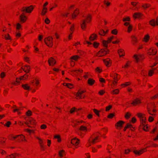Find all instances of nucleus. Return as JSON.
Masks as SVG:
<instances>
[{
  "instance_id": "1",
  "label": "nucleus",
  "mask_w": 158,
  "mask_h": 158,
  "mask_svg": "<svg viewBox=\"0 0 158 158\" xmlns=\"http://www.w3.org/2000/svg\"><path fill=\"white\" fill-rule=\"evenodd\" d=\"M110 50L107 48L101 49L96 54L98 57H102L109 53Z\"/></svg>"
},
{
  "instance_id": "2",
  "label": "nucleus",
  "mask_w": 158,
  "mask_h": 158,
  "mask_svg": "<svg viewBox=\"0 0 158 158\" xmlns=\"http://www.w3.org/2000/svg\"><path fill=\"white\" fill-rule=\"evenodd\" d=\"M53 38L52 37L49 36L45 38L44 41L46 45L49 47H52L53 44Z\"/></svg>"
},
{
  "instance_id": "3",
  "label": "nucleus",
  "mask_w": 158,
  "mask_h": 158,
  "mask_svg": "<svg viewBox=\"0 0 158 158\" xmlns=\"http://www.w3.org/2000/svg\"><path fill=\"white\" fill-rule=\"evenodd\" d=\"M85 92H86V90H81V89H79L76 93V96L77 97L80 99L84 98L85 97V95L84 94H83V93Z\"/></svg>"
},
{
  "instance_id": "4",
  "label": "nucleus",
  "mask_w": 158,
  "mask_h": 158,
  "mask_svg": "<svg viewBox=\"0 0 158 158\" xmlns=\"http://www.w3.org/2000/svg\"><path fill=\"white\" fill-rule=\"evenodd\" d=\"M125 123V122L123 121H118L115 125L116 128L117 129H121L123 127Z\"/></svg>"
},
{
  "instance_id": "5",
  "label": "nucleus",
  "mask_w": 158,
  "mask_h": 158,
  "mask_svg": "<svg viewBox=\"0 0 158 158\" xmlns=\"http://www.w3.org/2000/svg\"><path fill=\"white\" fill-rule=\"evenodd\" d=\"M149 24L151 26L154 27L155 26L158 25V16L156 19V20L154 19H152L149 22Z\"/></svg>"
},
{
  "instance_id": "6",
  "label": "nucleus",
  "mask_w": 158,
  "mask_h": 158,
  "mask_svg": "<svg viewBox=\"0 0 158 158\" xmlns=\"http://www.w3.org/2000/svg\"><path fill=\"white\" fill-rule=\"evenodd\" d=\"M34 7L33 6L31 5L27 7H23L22 10V11H25L26 13H31L33 10Z\"/></svg>"
},
{
  "instance_id": "7",
  "label": "nucleus",
  "mask_w": 158,
  "mask_h": 158,
  "mask_svg": "<svg viewBox=\"0 0 158 158\" xmlns=\"http://www.w3.org/2000/svg\"><path fill=\"white\" fill-rule=\"evenodd\" d=\"M141 103L140 99L138 98L133 100L131 103L132 106H136Z\"/></svg>"
},
{
  "instance_id": "8",
  "label": "nucleus",
  "mask_w": 158,
  "mask_h": 158,
  "mask_svg": "<svg viewBox=\"0 0 158 158\" xmlns=\"http://www.w3.org/2000/svg\"><path fill=\"white\" fill-rule=\"evenodd\" d=\"M27 19V17L23 14H21L19 17V22L21 23H25Z\"/></svg>"
},
{
  "instance_id": "9",
  "label": "nucleus",
  "mask_w": 158,
  "mask_h": 158,
  "mask_svg": "<svg viewBox=\"0 0 158 158\" xmlns=\"http://www.w3.org/2000/svg\"><path fill=\"white\" fill-rule=\"evenodd\" d=\"M157 53V50L156 48H151L148 51L147 53L149 55H155Z\"/></svg>"
},
{
  "instance_id": "10",
  "label": "nucleus",
  "mask_w": 158,
  "mask_h": 158,
  "mask_svg": "<svg viewBox=\"0 0 158 158\" xmlns=\"http://www.w3.org/2000/svg\"><path fill=\"white\" fill-rule=\"evenodd\" d=\"M103 61L107 67H109L111 65L112 61L109 58L103 59Z\"/></svg>"
},
{
  "instance_id": "11",
  "label": "nucleus",
  "mask_w": 158,
  "mask_h": 158,
  "mask_svg": "<svg viewBox=\"0 0 158 158\" xmlns=\"http://www.w3.org/2000/svg\"><path fill=\"white\" fill-rule=\"evenodd\" d=\"M143 16V14L140 12H136L133 14V17L135 19H140Z\"/></svg>"
},
{
  "instance_id": "12",
  "label": "nucleus",
  "mask_w": 158,
  "mask_h": 158,
  "mask_svg": "<svg viewBox=\"0 0 158 158\" xmlns=\"http://www.w3.org/2000/svg\"><path fill=\"white\" fill-rule=\"evenodd\" d=\"M146 151V148H144L141 149L139 151H138L137 150H134L133 152L135 155L139 156Z\"/></svg>"
},
{
  "instance_id": "13",
  "label": "nucleus",
  "mask_w": 158,
  "mask_h": 158,
  "mask_svg": "<svg viewBox=\"0 0 158 158\" xmlns=\"http://www.w3.org/2000/svg\"><path fill=\"white\" fill-rule=\"evenodd\" d=\"M48 62L50 66H54L56 63V60L53 57H51L48 59Z\"/></svg>"
},
{
  "instance_id": "14",
  "label": "nucleus",
  "mask_w": 158,
  "mask_h": 158,
  "mask_svg": "<svg viewBox=\"0 0 158 158\" xmlns=\"http://www.w3.org/2000/svg\"><path fill=\"white\" fill-rule=\"evenodd\" d=\"M79 140L76 137H75L74 138L72 139L71 140V143L73 145H77L79 143Z\"/></svg>"
},
{
  "instance_id": "15",
  "label": "nucleus",
  "mask_w": 158,
  "mask_h": 158,
  "mask_svg": "<svg viewBox=\"0 0 158 158\" xmlns=\"http://www.w3.org/2000/svg\"><path fill=\"white\" fill-rule=\"evenodd\" d=\"M92 19V16L91 15L89 14L88 15L85 19H83L82 21H85V22L86 23H89L91 22Z\"/></svg>"
},
{
  "instance_id": "16",
  "label": "nucleus",
  "mask_w": 158,
  "mask_h": 158,
  "mask_svg": "<svg viewBox=\"0 0 158 158\" xmlns=\"http://www.w3.org/2000/svg\"><path fill=\"white\" fill-rule=\"evenodd\" d=\"M21 69H22L26 73H28L30 71V65H26L22 66Z\"/></svg>"
},
{
  "instance_id": "17",
  "label": "nucleus",
  "mask_w": 158,
  "mask_h": 158,
  "mask_svg": "<svg viewBox=\"0 0 158 158\" xmlns=\"http://www.w3.org/2000/svg\"><path fill=\"white\" fill-rule=\"evenodd\" d=\"M146 118L145 117H142V118H140V125L139 126V128H141V127H143V126L146 124Z\"/></svg>"
},
{
  "instance_id": "18",
  "label": "nucleus",
  "mask_w": 158,
  "mask_h": 158,
  "mask_svg": "<svg viewBox=\"0 0 158 158\" xmlns=\"http://www.w3.org/2000/svg\"><path fill=\"white\" fill-rule=\"evenodd\" d=\"M97 35L96 34L93 33L89 37V39L90 41H93L97 39Z\"/></svg>"
},
{
  "instance_id": "19",
  "label": "nucleus",
  "mask_w": 158,
  "mask_h": 158,
  "mask_svg": "<svg viewBox=\"0 0 158 158\" xmlns=\"http://www.w3.org/2000/svg\"><path fill=\"white\" fill-rule=\"evenodd\" d=\"M2 38L7 40H10L11 41L12 40L11 38L9 33H7L5 35H2Z\"/></svg>"
},
{
  "instance_id": "20",
  "label": "nucleus",
  "mask_w": 158,
  "mask_h": 158,
  "mask_svg": "<svg viewBox=\"0 0 158 158\" xmlns=\"http://www.w3.org/2000/svg\"><path fill=\"white\" fill-rule=\"evenodd\" d=\"M147 144H149V145L147 147V148L150 147H153L156 148L158 147V144L152 142H149L147 143Z\"/></svg>"
},
{
  "instance_id": "21",
  "label": "nucleus",
  "mask_w": 158,
  "mask_h": 158,
  "mask_svg": "<svg viewBox=\"0 0 158 158\" xmlns=\"http://www.w3.org/2000/svg\"><path fill=\"white\" fill-rule=\"evenodd\" d=\"M141 6L144 10H146L151 6V5L150 4L147 3H143Z\"/></svg>"
},
{
  "instance_id": "22",
  "label": "nucleus",
  "mask_w": 158,
  "mask_h": 158,
  "mask_svg": "<svg viewBox=\"0 0 158 158\" xmlns=\"http://www.w3.org/2000/svg\"><path fill=\"white\" fill-rule=\"evenodd\" d=\"M133 57L134 59H135L136 60V62H138L139 61V59L141 57H144V56L143 55H137L136 54H135L134 55Z\"/></svg>"
},
{
  "instance_id": "23",
  "label": "nucleus",
  "mask_w": 158,
  "mask_h": 158,
  "mask_svg": "<svg viewBox=\"0 0 158 158\" xmlns=\"http://www.w3.org/2000/svg\"><path fill=\"white\" fill-rule=\"evenodd\" d=\"M29 122L30 123V124L31 126L34 127L36 124L35 121L32 118H29L28 119Z\"/></svg>"
},
{
  "instance_id": "24",
  "label": "nucleus",
  "mask_w": 158,
  "mask_h": 158,
  "mask_svg": "<svg viewBox=\"0 0 158 158\" xmlns=\"http://www.w3.org/2000/svg\"><path fill=\"white\" fill-rule=\"evenodd\" d=\"M79 14V10L78 9H76L72 14V17L73 19H74Z\"/></svg>"
},
{
  "instance_id": "25",
  "label": "nucleus",
  "mask_w": 158,
  "mask_h": 158,
  "mask_svg": "<svg viewBox=\"0 0 158 158\" xmlns=\"http://www.w3.org/2000/svg\"><path fill=\"white\" fill-rule=\"evenodd\" d=\"M132 39V44L133 45L137 44L138 42V40L137 38L134 35H132L131 36Z\"/></svg>"
},
{
  "instance_id": "26",
  "label": "nucleus",
  "mask_w": 158,
  "mask_h": 158,
  "mask_svg": "<svg viewBox=\"0 0 158 158\" xmlns=\"http://www.w3.org/2000/svg\"><path fill=\"white\" fill-rule=\"evenodd\" d=\"M95 81L92 78H89L87 80V83L89 85L92 86L95 83Z\"/></svg>"
},
{
  "instance_id": "27",
  "label": "nucleus",
  "mask_w": 158,
  "mask_h": 158,
  "mask_svg": "<svg viewBox=\"0 0 158 158\" xmlns=\"http://www.w3.org/2000/svg\"><path fill=\"white\" fill-rule=\"evenodd\" d=\"M118 52L120 57H123L125 55V52L123 49H118Z\"/></svg>"
},
{
  "instance_id": "28",
  "label": "nucleus",
  "mask_w": 158,
  "mask_h": 158,
  "mask_svg": "<svg viewBox=\"0 0 158 158\" xmlns=\"http://www.w3.org/2000/svg\"><path fill=\"white\" fill-rule=\"evenodd\" d=\"M17 139L19 141H23L25 140V136L23 135H17Z\"/></svg>"
},
{
  "instance_id": "29",
  "label": "nucleus",
  "mask_w": 158,
  "mask_h": 158,
  "mask_svg": "<svg viewBox=\"0 0 158 158\" xmlns=\"http://www.w3.org/2000/svg\"><path fill=\"white\" fill-rule=\"evenodd\" d=\"M82 22L81 23V29L83 30H85L86 27V23L85 22V21H82Z\"/></svg>"
},
{
  "instance_id": "30",
  "label": "nucleus",
  "mask_w": 158,
  "mask_h": 158,
  "mask_svg": "<svg viewBox=\"0 0 158 158\" xmlns=\"http://www.w3.org/2000/svg\"><path fill=\"white\" fill-rule=\"evenodd\" d=\"M21 87L25 90H28L30 88V86L27 84L22 85Z\"/></svg>"
},
{
  "instance_id": "31",
  "label": "nucleus",
  "mask_w": 158,
  "mask_h": 158,
  "mask_svg": "<svg viewBox=\"0 0 158 158\" xmlns=\"http://www.w3.org/2000/svg\"><path fill=\"white\" fill-rule=\"evenodd\" d=\"M48 9L47 7H44L42 8L41 15L42 16H44L47 12Z\"/></svg>"
},
{
  "instance_id": "32",
  "label": "nucleus",
  "mask_w": 158,
  "mask_h": 158,
  "mask_svg": "<svg viewBox=\"0 0 158 158\" xmlns=\"http://www.w3.org/2000/svg\"><path fill=\"white\" fill-rule=\"evenodd\" d=\"M131 63V61H127L124 66L122 67V68L124 69H128L130 66Z\"/></svg>"
},
{
  "instance_id": "33",
  "label": "nucleus",
  "mask_w": 158,
  "mask_h": 158,
  "mask_svg": "<svg viewBox=\"0 0 158 158\" xmlns=\"http://www.w3.org/2000/svg\"><path fill=\"white\" fill-rule=\"evenodd\" d=\"M131 127H132L131 124L129 123H127L126 126L124 127L123 129V131H126L127 129L130 128Z\"/></svg>"
},
{
  "instance_id": "34",
  "label": "nucleus",
  "mask_w": 158,
  "mask_h": 158,
  "mask_svg": "<svg viewBox=\"0 0 158 158\" xmlns=\"http://www.w3.org/2000/svg\"><path fill=\"white\" fill-rule=\"evenodd\" d=\"M22 79L20 77L19 78H16V81L13 82L12 84L15 85H18L19 83L21 80Z\"/></svg>"
},
{
  "instance_id": "35",
  "label": "nucleus",
  "mask_w": 158,
  "mask_h": 158,
  "mask_svg": "<svg viewBox=\"0 0 158 158\" xmlns=\"http://www.w3.org/2000/svg\"><path fill=\"white\" fill-rule=\"evenodd\" d=\"M156 69V68H152V69L149 70L148 73V76L150 77L152 76L154 73V71Z\"/></svg>"
},
{
  "instance_id": "36",
  "label": "nucleus",
  "mask_w": 158,
  "mask_h": 158,
  "mask_svg": "<svg viewBox=\"0 0 158 158\" xmlns=\"http://www.w3.org/2000/svg\"><path fill=\"white\" fill-rule=\"evenodd\" d=\"M80 58V57L78 55H74L72 56L71 58V59L75 61H77V60Z\"/></svg>"
},
{
  "instance_id": "37",
  "label": "nucleus",
  "mask_w": 158,
  "mask_h": 158,
  "mask_svg": "<svg viewBox=\"0 0 158 158\" xmlns=\"http://www.w3.org/2000/svg\"><path fill=\"white\" fill-rule=\"evenodd\" d=\"M131 84V83L130 82H126L124 83L121 84V86L122 87H124L127 86Z\"/></svg>"
},
{
  "instance_id": "38",
  "label": "nucleus",
  "mask_w": 158,
  "mask_h": 158,
  "mask_svg": "<svg viewBox=\"0 0 158 158\" xmlns=\"http://www.w3.org/2000/svg\"><path fill=\"white\" fill-rule=\"evenodd\" d=\"M119 90L118 89H116L113 90L111 91V94H119Z\"/></svg>"
},
{
  "instance_id": "39",
  "label": "nucleus",
  "mask_w": 158,
  "mask_h": 158,
  "mask_svg": "<svg viewBox=\"0 0 158 158\" xmlns=\"http://www.w3.org/2000/svg\"><path fill=\"white\" fill-rule=\"evenodd\" d=\"M141 128H143V130L145 131H148V124H145V125H144L143 126V127H141Z\"/></svg>"
},
{
  "instance_id": "40",
  "label": "nucleus",
  "mask_w": 158,
  "mask_h": 158,
  "mask_svg": "<svg viewBox=\"0 0 158 158\" xmlns=\"http://www.w3.org/2000/svg\"><path fill=\"white\" fill-rule=\"evenodd\" d=\"M99 45L100 43L96 41L94 42L93 43V46L95 48H98Z\"/></svg>"
},
{
  "instance_id": "41",
  "label": "nucleus",
  "mask_w": 158,
  "mask_h": 158,
  "mask_svg": "<svg viewBox=\"0 0 158 158\" xmlns=\"http://www.w3.org/2000/svg\"><path fill=\"white\" fill-rule=\"evenodd\" d=\"M150 39V36L148 34L146 35L144 38V40L145 42H147Z\"/></svg>"
},
{
  "instance_id": "42",
  "label": "nucleus",
  "mask_w": 158,
  "mask_h": 158,
  "mask_svg": "<svg viewBox=\"0 0 158 158\" xmlns=\"http://www.w3.org/2000/svg\"><path fill=\"white\" fill-rule=\"evenodd\" d=\"M79 130L83 131H87V129L86 127L82 125L80 126Z\"/></svg>"
},
{
  "instance_id": "43",
  "label": "nucleus",
  "mask_w": 158,
  "mask_h": 158,
  "mask_svg": "<svg viewBox=\"0 0 158 158\" xmlns=\"http://www.w3.org/2000/svg\"><path fill=\"white\" fill-rule=\"evenodd\" d=\"M65 151L64 150H62L59 152V156L60 158H62L63 157V154L64 153Z\"/></svg>"
},
{
  "instance_id": "44",
  "label": "nucleus",
  "mask_w": 158,
  "mask_h": 158,
  "mask_svg": "<svg viewBox=\"0 0 158 158\" xmlns=\"http://www.w3.org/2000/svg\"><path fill=\"white\" fill-rule=\"evenodd\" d=\"M54 138L55 139H58L57 141L58 142L60 143L61 142V139L60 136L59 135H55L54 136Z\"/></svg>"
},
{
  "instance_id": "45",
  "label": "nucleus",
  "mask_w": 158,
  "mask_h": 158,
  "mask_svg": "<svg viewBox=\"0 0 158 158\" xmlns=\"http://www.w3.org/2000/svg\"><path fill=\"white\" fill-rule=\"evenodd\" d=\"M102 44L103 46L105 48H107L108 46V44L106 42V40H104L102 41Z\"/></svg>"
},
{
  "instance_id": "46",
  "label": "nucleus",
  "mask_w": 158,
  "mask_h": 158,
  "mask_svg": "<svg viewBox=\"0 0 158 158\" xmlns=\"http://www.w3.org/2000/svg\"><path fill=\"white\" fill-rule=\"evenodd\" d=\"M99 141L98 140V136H97L95 137V138L92 141V143L93 144H94Z\"/></svg>"
},
{
  "instance_id": "47",
  "label": "nucleus",
  "mask_w": 158,
  "mask_h": 158,
  "mask_svg": "<svg viewBox=\"0 0 158 158\" xmlns=\"http://www.w3.org/2000/svg\"><path fill=\"white\" fill-rule=\"evenodd\" d=\"M93 111L94 113L98 117L100 116L99 114V112H100V111H99L97 109H94L93 110Z\"/></svg>"
},
{
  "instance_id": "48",
  "label": "nucleus",
  "mask_w": 158,
  "mask_h": 158,
  "mask_svg": "<svg viewBox=\"0 0 158 158\" xmlns=\"http://www.w3.org/2000/svg\"><path fill=\"white\" fill-rule=\"evenodd\" d=\"M118 74L116 73H114V74L113 79L114 80H118L119 79V78L118 77Z\"/></svg>"
},
{
  "instance_id": "49",
  "label": "nucleus",
  "mask_w": 158,
  "mask_h": 158,
  "mask_svg": "<svg viewBox=\"0 0 158 158\" xmlns=\"http://www.w3.org/2000/svg\"><path fill=\"white\" fill-rule=\"evenodd\" d=\"M115 115V113H110L107 116V118L110 119L112 118Z\"/></svg>"
},
{
  "instance_id": "50",
  "label": "nucleus",
  "mask_w": 158,
  "mask_h": 158,
  "mask_svg": "<svg viewBox=\"0 0 158 158\" xmlns=\"http://www.w3.org/2000/svg\"><path fill=\"white\" fill-rule=\"evenodd\" d=\"M28 74L26 73L24 75L21 76L20 77L22 80H25L28 78Z\"/></svg>"
},
{
  "instance_id": "51",
  "label": "nucleus",
  "mask_w": 158,
  "mask_h": 158,
  "mask_svg": "<svg viewBox=\"0 0 158 158\" xmlns=\"http://www.w3.org/2000/svg\"><path fill=\"white\" fill-rule=\"evenodd\" d=\"M98 33L99 35L102 36H104L105 35V31L103 29L100 30Z\"/></svg>"
},
{
  "instance_id": "52",
  "label": "nucleus",
  "mask_w": 158,
  "mask_h": 158,
  "mask_svg": "<svg viewBox=\"0 0 158 158\" xmlns=\"http://www.w3.org/2000/svg\"><path fill=\"white\" fill-rule=\"evenodd\" d=\"M95 70L98 73H101L102 71V69L99 67H97L96 68Z\"/></svg>"
},
{
  "instance_id": "53",
  "label": "nucleus",
  "mask_w": 158,
  "mask_h": 158,
  "mask_svg": "<svg viewBox=\"0 0 158 158\" xmlns=\"http://www.w3.org/2000/svg\"><path fill=\"white\" fill-rule=\"evenodd\" d=\"M65 85L70 89H72L73 88V85L71 83H67Z\"/></svg>"
},
{
  "instance_id": "54",
  "label": "nucleus",
  "mask_w": 158,
  "mask_h": 158,
  "mask_svg": "<svg viewBox=\"0 0 158 158\" xmlns=\"http://www.w3.org/2000/svg\"><path fill=\"white\" fill-rule=\"evenodd\" d=\"M131 115V114L130 112H127L126 114L124 117L126 119H128L130 118Z\"/></svg>"
},
{
  "instance_id": "55",
  "label": "nucleus",
  "mask_w": 158,
  "mask_h": 158,
  "mask_svg": "<svg viewBox=\"0 0 158 158\" xmlns=\"http://www.w3.org/2000/svg\"><path fill=\"white\" fill-rule=\"evenodd\" d=\"M123 22H126V21H130L131 20V19L130 17L129 16H127L125 18H124L123 19Z\"/></svg>"
},
{
  "instance_id": "56",
  "label": "nucleus",
  "mask_w": 158,
  "mask_h": 158,
  "mask_svg": "<svg viewBox=\"0 0 158 158\" xmlns=\"http://www.w3.org/2000/svg\"><path fill=\"white\" fill-rule=\"evenodd\" d=\"M133 28V26L131 25H129L127 28V32L130 33L132 31Z\"/></svg>"
},
{
  "instance_id": "57",
  "label": "nucleus",
  "mask_w": 158,
  "mask_h": 158,
  "mask_svg": "<svg viewBox=\"0 0 158 158\" xmlns=\"http://www.w3.org/2000/svg\"><path fill=\"white\" fill-rule=\"evenodd\" d=\"M26 114L27 116H30L32 114V112L30 110H28L26 112Z\"/></svg>"
},
{
  "instance_id": "58",
  "label": "nucleus",
  "mask_w": 158,
  "mask_h": 158,
  "mask_svg": "<svg viewBox=\"0 0 158 158\" xmlns=\"http://www.w3.org/2000/svg\"><path fill=\"white\" fill-rule=\"evenodd\" d=\"M118 32V30L116 29H114L112 30L111 32V33L112 34L114 35H116L117 34Z\"/></svg>"
},
{
  "instance_id": "59",
  "label": "nucleus",
  "mask_w": 158,
  "mask_h": 158,
  "mask_svg": "<svg viewBox=\"0 0 158 158\" xmlns=\"http://www.w3.org/2000/svg\"><path fill=\"white\" fill-rule=\"evenodd\" d=\"M11 123L10 121H8L6 122V123L4 125V126H6L7 127H10V125H11Z\"/></svg>"
},
{
  "instance_id": "60",
  "label": "nucleus",
  "mask_w": 158,
  "mask_h": 158,
  "mask_svg": "<svg viewBox=\"0 0 158 158\" xmlns=\"http://www.w3.org/2000/svg\"><path fill=\"white\" fill-rule=\"evenodd\" d=\"M74 29V25L72 24L71 26L70 29V32L73 33Z\"/></svg>"
},
{
  "instance_id": "61",
  "label": "nucleus",
  "mask_w": 158,
  "mask_h": 158,
  "mask_svg": "<svg viewBox=\"0 0 158 158\" xmlns=\"http://www.w3.org/2000/svg\"><path fill=\"white\" fill-rule=\"evenodd\" d=\"M112 107V106L111 105H110L108 106H107L106 107V111H108L110 110Z\"/></svg>"
},
{
  "instance_id": "62",
  "label": "nucleus",
  "mask_w": 158,
  "mask_h": 158,
  "mask_svg": "<svg viewBox=\"0 0 158 158\" xmlns=\"http://www.w3.org/2000/svg\"><path fill=\"white\" fill-rule=\"evenodd\" d=\"M105 93V90L103 89H102L99 91L98 93L100 95H103Z\"/></svg>"
},
{
  "instance_id": "63",
  "label": "nucleus",
  "mask_w": 158,
  "mask_h": 158,
  "mask_svg": "<svg viewBox=\"0 0 158 158\" xmlns=\"http://www.w3.org/2000/svg\"><path fill=\"white\" fill-rule=\"evenodd\" d=\"M77 110V108H76L75 107H73L70 110L69 112L70 114H72L73 112H75L76 110Z\"/></svg>"
},
{
  "instance_id": "64",
  "label": "nucleus",
  "mask_w": 158,
  "mask_h": 158,
  "mask_svg": "<svg viewBox=\"0 0 158 158\" xmlns=\"http://www.w3.org/2000/svg\"><path fill=\"white\" fill-rule=\"evenodd\" d=\"M158 98V93L156 94H155V95H154L153 96H152L151 97V98L152 100H155L156 99V98Z\"/></svg>"
}]
</instances>
